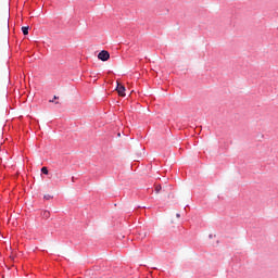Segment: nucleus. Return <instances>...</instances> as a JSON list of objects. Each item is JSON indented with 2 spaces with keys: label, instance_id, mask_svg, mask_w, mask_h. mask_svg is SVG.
Listing matches in <instances>:
<instances>
[{
  "label": "nucleus",
  "instance_id": "423d86ee",
  "mask_svg": "<svg viewBox=\"0 0 278 278\" xmlns=\"http://www.w3.org/2000/svg\"><path fill=\"white\" fill-rule=\"evenodd\" d=\"M161 190H162V186L161 185H156V187H155L156 194L160 193Z\"/></svg>",
  "mask_w": 278,
  "mask_h": 278
},
{
  "label": "nucleus",
  "instance_id": "6e6552de",
  "mask_svg": "<svg viewBox=\"0 0 278 278\" xmlns=\"http://www.w3.org/2000/svg\"><path fill=\"white\" fill-rule=\"evenodd\" d=\"M177 218H181V215L179 213L176 214Z\"/></svg>",
  "mask_w": 278,
  "mask_h": 278
},
{
  "label": "nucleus",
  "instance_id": "f03ea898",
  "mask_svg": "<svg viewBox=\"0 0 278 278\" xmlns=\"http://www.w3.org/2000/svg\"><path fill=\"white\" fill-rule=\"evenodd\" d=\"M116 91L119 97H125V86L117 83Z\"/></svg>",
  "mask_w": 278,
  "mask_h": 278
},
{
  "label": "nucleus",
  "instance_id": "20e7f679",
  "mask_svg": "<svg viewBox=\"0 0 278 278\" xmlns=\"http://www.w3.org/2000/svg\"><path fill=\"white\" fill-rule=\"evenodd\" d=\"M22 31H23L24 36H27V34H29V26H23Z\"/></svg>",
  "mask_w": 278,
  "mask_h": 278
},
{
  "label": "nucleus",
  "instance_id": "7ed1b4c3",
  "mask_svg": "<svg viewBox=\"0 0 278 278\" xmlns=\"http://www.w3.org/2000/svg\"><path fill=\"white\" fill-rule=\"evenodd\" d=\"M41 216H42V218H50V216H51V213L49 212V211H43L42 213H41Z\"/></svg>",
  "mask_w": 278,
  "mask_h": 278
},
{
  "label": "nucleus",
  "instance_id": "39448f33",
  "mask_svg": "<svg viewBox=\"0 0 278 278\" xmlns=\"http://www.w3.org/2000/svg\"><path fill=\"white\" fill-rule=\"evenodd\" d=\"M41 173H42L43 175H49V169H48L47 167H42V168H41Z\"/></svg>",
  "mask_w": 278,
  "mask_h": 278
},
{
  "label": "nucleus",
  "instance_id": "9d476101",
  "mask_svg": "<svg viewBox=\"0 0 278 278\" xmlns=\"http://www.w3.org/2000/svg\"><path fill=\"white\" fill-rule=\"evenodd\" d=\"M50 103H53V100H50Z\"/></svg>",
  "mask_w": 278,
  "mask_h": 278
},
{
  "label": "nucleus",
  "instance_id": "0eeeda50",
  "mask_svg": "<svg viewBox=\"0 0 278 278\" xmlns=\"http://www.w3.org/2000/svg\"><path fill=\"white\" fill-rule=\"evenodd\" d=\"M45 199L49 200L51 199V195H45Z\"/></svg>",
  "mask_w": 278,
  "mask_h": 278
},
{
  "label": "nucleus",
  "instance_id": "1a4fd4ad",
  "mask_svg": "<svg viewBox=\"0 0 278 278\" xmlns=\"http://www.w3.org/2000/svg\"><path fill=\"white\" fill-rule=\"evenodd\" d=\"M53 99H58V97L56 96H54V98Z\"/></svg>",
  "mask_w": 278,
  "mask_h": 278
},
{
  "label": "nucleus",
  "instance_id": "f257e3e1",
  "mask_svg": "<svg viewBox=\"0 0 278 278\" xmlns=\"http://www.w3.org/2000/svg\"><path fill=\"white\" fill-rule=\"evenodd\" d=\"M98 60H101V62H108V60H110V52H108V50H102L98 54Z\"/></svg>",
  "mask_w": 278,
  "mask_h": 278
}]
</instances>
